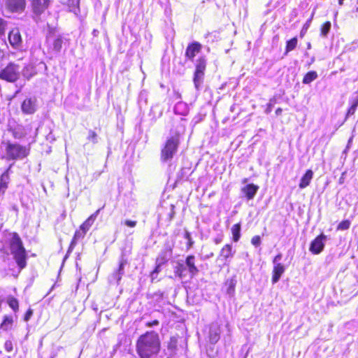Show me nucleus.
I'll return each instance as SVG.
<instances>
[{
  "label": "nucleus",
  "mask_w": 358,
  "mask_h": 358,
  "mask_svg": "<svg viewBox=\"0 0 358 358\" xmlns=\"http://www.w3.org/2000/svg\"><path fill=\"white\" fill-rule=\"evenodd\" d=\"M160 350L159 335L155 331H147L141 335L136 343V351L141 358H150Z\"/></svg>",
  "instance_id": "1"
},
{
  "label": "nucleus",
  "mask_w": 358,
  "mask_h": 358,
  "mask_svg": "<svg viewBox=\"0 0 358 358\" xmlns=\"http://www.w3.org/2000/svg\"><path fill=\"white\" fill-rule=\"evenodd\" d=\"M10 248L14 259L20 268L26 266L25 249L17 233H13L10 243Z\"/></svg>",
  "instance_id": "2"
},
{
  "label": "nucleus",
  "mask_w": 358,
  "mask_h": 358,
  "mask_svg": "<svg viewBox=\"0 0 358 358\" xmlns=\"http://www.w3.org/2000/svg\"><path fill=\"white\" fill-rule=\"evenodd\" d=\"M180 143L179 134L169 138L161 151V159L163 162L171 159L177 152Z\"/></svg>",
  "instance_id": "3"
},
{
  "label": "nucleus",
  "mask_w": 358,
  "mask_h": 358,
  "mask_svg": "<svg viewBox=\"0 0 358 358\" xmlns=\"http://www.w3.org/2000/svg\"><path fill=\"white\" fill-rule=\"evenodd\" d=\"M21 73V67L13 62H10L0 71V79L10 83L18 80Z\"/></svg>",
  "instance_id": "4"
},
{
  "label": "nucleus",
  "mask_w": 358,
  "mask_h": 358,
  "mask_svg": "<svg viewBox=\"0 0 358 358\" xmlns=\"http://www.w3.org/2000/svg\"><path fill=\"white\" fill-rule=\"evenodd\" d=\"M6 150L7 157L10 159H20L28 155V150L25 147L16 143H8Z\"/></svg>",
  "instance_id": "5"
},
{
  "label": "nucleus",
  "mask_w": 358,
  "mask_h": 358,
  "mask_svg": "<svg viewBox=\"0 0 358 358\" xmlns=\"http://www.w3.org/2000/svg\"><path fill=\"white\" fill-rule=\"evenodd\" d=\"M281 253L278 254L273 259V268L272 272V282L276 283L285 271V267L280 262L282 259Z\"/></svg>",
  "instance_id": "6"
},
{
  "label": "nucleus",
  "mask_w": 358,
  "mask_h": 358,
  "mask_svg": "<svg viewBox=\"0 0 358 358\" xmlns=\"http://www.w3.org/2000/svg\"><path fill=\"white\" fill-rule=\"evenodd\" d=\"M327 236L322 234L317 236L310 243V251L314 255L320 254L324 249Z\"/></svg>",
  "instance_id": "7"
},
{
  "label": "nucleus",
  "mask_w": 358,
  "mask_h": 358,
  "mask_svg": "<svg viewBox=\"0 0 358 358\" xmlns=\"http://www.w3.org/2000/svg\"><path fill=\"white\" fill-rule=\"evenodd\" d=\"M8 41L13 48L15 49L20 48L22 40L18 29H13L9 32Z\"/></svg>",
  "instance_id": "8"
},
{
  "label": "nucleus",
  "mask_w": 358,
  "mask_h": 358,
  "mask_svg": "<svg viewBox=\"0 0 358 358\" xmlns=\"http://www.w3.org/2000/svg\"><path fill=\"white\" fill-rule=\"evenodd\" d=\"M50 0H32L31 6L34 14H42L49 6Z\"/></svg>",
  "instance_id": "9"
},
{
  "label": "nucleus",
  "mask_w": 358,
  "mask_h": 358,
  "mask_svg": "<svg viewBox=\"0 0 358 358\" xmlns=\"http://www.w3.org/2000/svg\"><path fill=\"white\" fill-rule=\"evenodd\" d=\"M201 50V45L199 42L190 43L186 49L185 57L190 60H193L194 57Z\"/></svg>",
  "instance_id": "10"
},
{
  "label": "nucleus",
  "mask_w": 358,
  "mask_h": 358,
  "mask_svg": "<svg viewBox=\"0 0 358 358\" xmlns=\"http://www.w3.org/2000/svg\"><path fill=\"white\" fill-rule=\"evenodd\" d=\"M35 98L26 99L22 103L21 108L25 114H33L36 110Z\"/></svg>",
  "instance_id": "11"
},
{
  "label": "nucleus",
  "mask_w": 358,
  "mask_h": 358,
  "mask_svg": "<svg viewBox=\"0 0 358 358\" xmlns=\"http://www.w3.org/2000/svg\"><path fill=\"white\" fill-rule=\"evenodd\" d=\"M25 0H7L8 8L13 12H20L25 8Z\"/></svg>",
  "instance_id": "12"
},
{
  "label": "nucleus",
  "mask_w": 358,
  "mask_h": 358,
  "mask_svg": "<svg viewBox=\"0 0 358 358\" xmlns=\"http://www.w3.org/2000/svg\"><path fill=\"white\" fill-rule=\"evenodd\" d=\"M220 328L217 324H212L209 331V341L215 344L220 339Z\"/></svg>",
  "instance_id": "13"
},
{
  "label": "nucleus",
  "mask_w": 358,
  "mask_h": 358,
  "mask_svg": "<svg viewBox=\"0 0 358 358\" xmlns=\"http://www.w3.org/2000/svg\"><path fill=\"white\" fill-rule=\"evenodd\" d=\"M258 189L259 187L257 185L254 184H249L242 188V192L244 193L248 199L250 200L255 197Z\"/></svg>",
  "instance_id": "14"
},
{
  "label": "nucleus",
  "mask_w": 358,
  "mask_h": 358,
  "mask_svg": "<svg viewBox=\"0 0 358 358\" xmlns=\"http://www.w3.org/2000/svg\"><path fill=\"white\" fill-rule=\"evenodd\" d=\"M100 212V209H98L94 213L92 214L81 225L80 230H83L87 233V231L92 227L95 220L96 219L99 213Z\"/></svg>",
  "instance_id": "15"
},
{
  "label": "nucleus",
  "mask_w": 358,
  "mask_h": 358,
  "mask_svg": "<svg viewBox=\"0 0 358 358\" xmlns=\"http://www.w3.org/2000/svg\"><path fill=\"white\" fill-rule=\"evenodd\" d=\"M10 168L8 169L0 177V194L3 195L6 189L8 188V184L9 182V174L8 171Z\"/></svg>",
  "instance_id": "16"
},
{
  "label": "nucleus",
  "mask_w": 358,
  "mask_h": 358,
  "mask_svg": "<svg viewBox=\"0 0 358 358\" xmlns=\"http://www.w3.org/2000/svg\"><path fill=\"white\" fill-rule=\"evenodd\" d=\"M195 257L193 255H189L186 258V265L188 267L189 272L192 275V276H194L196 275L199 272L198 268L195 266L194 263Z\"/></svg>",
  "instance_id": "17"
},
{
  "label": "nucleus",
  "mask_w": 358,
  "mask_h": 358,
  "mask_svg": "<svg viewBox=\"0 0 358 358\" xmlns=\"http://www.w3.org/2000/svg\"><path fill=\"white\" fill-rule=\"evenodd\" d=\"M313 172L311 170H308L301 179L299 187L301 189H303L308 186L311 180L313 179Z\"/></svg>",
  "instance_id": "18"
},
{
  "label": "nucleus",
  "mask_w": 358,
  "mask_h": 358,
  "mask_svg": "<svg viewBox=\"0 0 358 358\" xmlns=\"http://www.w3.org/2000/svg\"><path fill=\"white\" fill-rule=\"evenodd\" d=\"M234 253V252L232 250V245L227 244L220 250V257L227 260L229 257H233Z\"/></svg>",
  "instance_id": "19"
},
{
  "label": "nucleus",
  "mask_w": 358,
  "mask_h": 358,
  "mask_svg": "<svg viewBox=\"0 0 358 358\" xmlns=\"http://www.w3.org/2000/svg\"><path fill=\"white\" fill-rule=\"evenodd\" d=\"M171 255V250L162 251L156 259V264L163 265L168 262Z\"/></svg>",
  "instance_id": "20"
},
{
  "label": "nucleus",
  "mask_w": 358,
  "mask_h": 358,
  "mask_svg": "<svg viewBox=\"0 0 358 358\" xmlns=\"http://www.w3.org/2000/svg\"><path fill=\"white\" fill-rule=\"evenodd\" d=\"M174 111L176 114L185 115L188 113V108L185 103L180 101L176 104Z\"/></svg>",
  "instance_id": "21"
},
{
  "label": "nucleus",
  "mask_w": 358,
  "mask_h": 358,
  "mask_svg": "<svg viewBox=\"0 0 358 358\" xmlns=\"http://www.w3.org/2000/svg\"><path fill=\"white\" fill-rule=\"evenodd\" d=\"M351 106L348 111L347 115H352L356 111V109L358 106V94L356 93L355 95L350 100Z\"/></svg>",
  "instance_id": "22"
},
{
  "label": "nucleus",
  "mask_w": 358,
  "mask_h": 358,
  "mask_svg": "<svg viewBox=\"0 0 358 358\" xmlns=\"http://www.w3.org/2000/svg\"><path fill=\"white\" fill-rule=\"evenodd\" d=\"M203 76H204L203 73H199V72H196V71L194 72V84L195 88L197 90H199L200 89V87L203 83Z\"/></svg>",
  "instance_id": "23"
},
{
  "label": "nucleus",
  "mask_w": 358,
  "mask_h": 358,
  "mask_svg": "<svg viewBox=\"0 0 358 358\" xmlns=\"http://www.w3.org/2000/svg\"><path fill=\"white\" fill-rule=\"evenodd\" d=\"M231 233L234 241L237 242L241 236V224L238 223L233 225L231 227Z\"/></svg>",
  "instance_id": "24"
},
{
  "label": "nucleus",
  "mask_w": 358,
  "mask_h": 358,
  "mask_svg": "<svg viewBox=\"0 0 358 358\" xmlns=\"http://www.w3.org/2000/svg\"><path fill=\"white\" fill-rule=\"evenodd\" d=\"M317 78V73L315 71L307 73L303 79V83L309 84Z\"/></svg>",
  "instance_id": "25"
},
{
  "label": "nucleus",
  "mask_w": 358,
  "mask_h": 358,
  "mask_svg": "<svg viewBox=\"0 0 358 358\" xmlns=\"http://www.w3.org/2000/svg\"><path fill=\"white\" fill-rule=\"evenodd\" d=\"M298 39L296 37H294L288 41L286 45L285 54H287L289 52L293 50L296 47Z\"/></svg>",
  "instance_id": "26"
},
{
  "label": "nucleus",
  "mask_w": 358,
  "mask_h": 358,
  "mask_svg": "<svg viewBox=\"0 0 358 358\" xmlns=\"http://www.w3.org/2000/svg\"><path fill=\"white\" fill-rule=\"evenodd\" d=\"M12 324H13L12 317L5 316L2 323L1 324V328L3 330L6 331L11 328Z\"/></svg>",
  "instance_id": "27"
},
{
  "label": "nucleus",
  "mask_w": 358,
  "mask_h": 358,
  "mask_svg": "<svg viewBox=\"0 0 358 358\" xmlns=\"http://www.w3.org/2000/svg\"><path fill=\"white\" fill-rule=\"evenodd\" d=\"M206 59L203 57L199 58L197 60V63L196 64L195 71L204 73V71L206 69Z\"/></svg>",
  "instance_id": "28"
},
{
  "label": "nucleus",
  "mask_w": 358,
  "mask_h": 358,
  "mask_svg": "<svg viewBox=\"0 0 358 358\" xmlns=\"http://www.w3.org/2000/svg\"><path fill=\"white\" fill-rule=\"evenodd\" d=\"M124 265H125V262L122 261L120 264L119 268H118L117 271L115 273H114V278L116 279L117 282H119L122 278V276L124 273Z\"/></svg>",
  "instance_id": "29"
},
{
  "label": "nucleus",
  "mask_w": 358,
  "mask_h": 358,
  "mask_svg": "<svg viewBox=\"0 0 358 358\" xmlns=\"http://www.w3.org/2000/svg\"><path fill=\"white\" fill-rule=\"evenodd\" d=\"M79 1L80 0H71L69 2V10L71 12L77 14L79 11Z\"/></svg>",
  "instance_id": "30"
},
{
  "label": "nucleus",
  "mask_w": 358,
  "mask_h": 358,
  "mask_svg": "<svg viewBox=\"0 0 358 358\" xmlns=\"http://www.w3.org/2000/svg\"><path fill=\"white\" fill-rule=\"evenodd\" d=\"M185 270L184 265L182 263L178 262L175 266V274L180 278L183 277V272Z\"/></svg>",
  "instance_id": "31"
},
{
  "label": "nucleus",
  "mask_w": 358,
  "mask_h": 358,
  "mask_svg": "<svg viewBox=\"0 0 358 358\" xmlns=\"http://www.w3.org/2000/svg\"><path fill=\"white\" fill-rule=\"evenodd\" d=\"M8 303L9 306L15 311L16 312L18 310L19 305H18V301L14 298V297H9L8 299Z\"/></svg>",
  "instance_id": "32"
},
{
  "label": "nucleus",
  "mask_w": 358,
  "mask_h": 358,
  "mask_svg": "<svg viewBox=\"0 0 358 358\" xmlns=\"http://www.w3.org/2000/svg\"><path fill=\"white\" fill-rule=\"evenodd\" d=\"M351 222L348 220H345L340 222L337 227V230L344 231L350 228Z\"/></svg>",
  "instance_id": "33"
},
{
  "label": "nucleus",
  "mask_w": 358,
  "mask_h": 358,
  "mask_svg": "<svg viewBox=\"0 0 358 358\" xmlns=\"http://www.w3.org/2000/svg\"><path fill=\"white\" fill-rule=\"evenodd\" d=\"M63 41L61 38L55 39L53 42V50L57 52H59L62 48Z\"/></svg>",
  "instance_id": "34"
},
{
  "label": "nucleus",
  "mask_w": 358,
  "mask_h": 358,
  "mask_svg": "<svg viewBox=\"0 0 358 358\" xmlns=\"http://www.w3.org/2000/svg\"><path fill=\"white\" fill-rule=\"evenodd\" d=\"M331 24L330 22H326L321 28V35L326 36L331 29Z\"/></svg>",
  "instance_id": "35"
},
{
  "label": "nucleus",
  "mask_w": 358,
  "mask_h": 358,
  "mask_svg": "<svg viewBox=\"0 0 358 358\" xmlns=\"http://www.w3.org/2000/svg\"><path fill=\"white\" fill-rule=\"evenodd\" d=\"M87 139L93 143H96L98 142L96 133L92 130H90Z\"/></svg>",
  "instance_id": "36"
},
{
  "label": "nucleus",
  "mask_w": 358,
  "mask_h": 358,
  "mask_svg": "<svg viewBox=\"0 0 358 358\" xmlns=\"http://www.w3.org/2000/svg\"><path fill=\"white\" fill-rule=\"evenodd\" d=\"M162 265H159V264H156V267L154 271L151 273L152 280L157 278V274L161 271V266Z\"/></svg>",
  "instance_id": "37"
},
{
  "label": "nucleus",
  "mask_w": 358,
  "mask_h": 358,
  "mask_svg": "<svg viewBox=\"0 0 358 358\" xmlns=\"http://www.w3.org/2000/svg\"><path fill=\"white\" fill-rule=\"evenodd\" d=\"M85 234H86V232L83 230H80V229L79 230L76 231V233L74 234L73 239L78 240L80 238H84Z\"/></svg>",
  "instance_id": "38"
},
{
  "label": "nucleus",
  "mask_w": 358,
  "mask_h": 358,
  "mask_svg": "<svg viewBox=\"0 0 358 358\" xmlns=\"http://www.w3.org/2000/svg\"><path fill=\"white\" fill-rule=\"evenodd\" d=\"M251 243L253 245L257 247L261 244V238L259 236H255L251 240Z\"/></svg>",
  "instance_id": "39"
},
{
  "label": "nucleus",
  "mask_w": 358,
  "mask_h": 358,
  "mask_svg": "<svg viewBox=\"0 0 358 358\" xmlns=\"http://www.w3.org/2000/svg\"><path fill=\"white\" fill-rule=\"evenodd\" d=\"M6 23L5 22L0 18V35L3 34L5 31Z\"/></svg>",
  "instance_id": "40"
},
{
  "label": "nucleus",
  "mask_w": 358,
  "mask_h": 358,
  "mask_svg": "<svg viewBox=\"0 0 358 358\" xmlns=\"http://www.w3.org/2000/svg\"><path fill=\"white\" fill-rule=\"evenodd\" d=\"M32 315H33V311H32V310L29 309V310H27V312L26 313L25 315H24V320H25V321H28V320L31 318V317L32 316Z\"/></svg>",
  "instance_id": "41"
},
{
  "label": "nucleus",
  "mask_w": 358,
  "mask_h": 358,
  "mask_svg": "<svg viewBox=\"0 0 358 358\" xmlns=\"http://www.w3.org/2000/svg\"><path fill=\"white\" fill-rule=\"evenodd\" d=\"M159 324V321L157 320H153L152 322H149L146 323V327H152L154 326H157Z\"/></svg>",
  "instance_id": "42"
},
{
  "label": "nucleus",
  "mask_w": 358,
  "mask_h": 358,
  "mask_svg": "<svg viewBox=\"0 0 358 358\" xmlns=\"http://www.w3.org/2000/svg\"><path fill=\"white\" fill-rule=\"evenodd\" d=\"M124 223L129 227H134L136 225V222L132 220H126Z\"/></svg>",
  "instance_id": "43"
},
{
  "label": "nucleus",
  "mask_w": 358,
  "mask_h": 358,
  "mask_svg": "<svg viewBox=\"0 0 358 358\" xmlns=\"http://www.w3.org/2000/svg\"><path fill=\"white\" fill-rule=\"evenodd\" d=\"M171 212L169 215V220H171L175 215V212H174V206L173 205H171Z\"/></svg>",
  "instance_id": "44"
},
{
  "label": "nucleus",
  "mask_w": 358,
  "mask_h": 358,
  "mask_svg": "<svg viewBox=\"0 0 358 358\" xmlns=\"http://www.w3.org/2000/svg\"><path fill=\"white\" fill-rule=\"evenodd\" d=\"M310 21L307 22L303 25V29H302L301 33V35H302L303 31H306L308 29L309 25H310Z\"/></svg>",
  "instance_id": "45"
},
{
  "label": "nucleus",
  "mask_w": 358,
  "mask_h": 358,
  "mask_svg": "<svg viewBox=\"0 0 358 358\" xmlns=\"http://www.w3.org/2000/svg\"><path fill=\"white\" fill-rule=\"evenodd\" d=\"M6 348L7 349L8 351H10L12 348H11V343H6Z\"/></svg>",
  "instance_id": "46"
},
{
  "label": "nucleus",
  "mask_w": 358,
  "mask_h": 358,
  "mask_svg": "<svg viewBox=\"0 0 358 358\" xmlns=\"http://www.w3.org/2000/svg\"><path fill=\"white\" fill-rule=\"evenodd\" d=\"M281 113H282V109L280 108H278L276 109L275 114L277 115H280L281 114Z\"/></svg>",
  "instance_id": "47"
},
{
  "label": "nucleus",
  "mask_w": 358,
  "mask_h": 358,
  "mask_svg": "<svg viewBox=\"0 0 358 358\" xmlns=\"http://www.w3.org/2000/svg\"><path fill=\"white\" fill-rule=\"evenodd\" d=\"M343 1H344V0H338V3H339L340 5H343Z\"/></svg>",
  "instance_id": "48"
},
{
  "label": "nucleus",
  "mask_w": 358,
  "mask_h": 358,
  "mask_svg": "<svg viewBox=\"0 0 358 358\" xmlns=\"http://www.w3.org/2000/svg\"><path fill=\"white\" fill-rule=\"evenodd\" d=\"M220 242V240H216V241H215V243H216L217 244V243H219Z\"/></svg>",
  "instance_id": "49"
},
{
  "label": "nucleus",
  "mask_w": 358,
  "mask_h": 358,
  "mask_svg": "<svg viewBox=\"0 0 358 358\" xmlns=\"http://www.w3.org/2000/svg\"><path fill=\"white\" fill-rule=\"evenodd\" d=\"M186 237L187 238H189V234L188 233L186 234Z\"/></svg>",
  "instance_id": "50"
}]
</instances>
